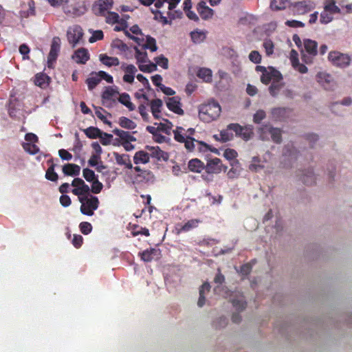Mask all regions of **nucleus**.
<instances>
[{
  "mask_svg": "<svg viewBox=\"0 0 352 352\" xmlns=\"http://www.w3.org/2000/svg\"><path fill=\"white\" fill-rule=\"evenodd\" d=\"M221 107L214 100L201 104L199 109V116L204 122H210L217 119L221 113Z\"/></svg>",
  "mask_w": 352,
  "mask_h": 352,
  "instance_id": "f257e3e1",
  "label": "nucleus"
},
{
  "mask_svg": "<svg viewBox=\"0 0 352 352\" xmlns=\"http://www.w3.org/2000/svg\"><path fill=\"white\" fill-rule=\"evenodd\" d=\"M79 201L81 203L80 208L81 213L87 216H92L100 204L98 198L91 195L79 197Z\"/></svg>",
  "mask_w": 352,
  "mask_h": 352,
  "instance_id": "f03ea898",
  "label": "nucleus"
},
{
  "mask_svg": "<svg viewBox=\"0 0 352 352\" xmlns=\"http://www.w3.org/2000/svg\"><path fill=\"white\" fill-rule=\"evenodd\" d=\"M303 45L305 50L301 52L302 60L306 64H310L318 54V43L311 39H305Z\"/></svg>",
  "mask_w": 352,
  "mask_h": 352,
  "instance_id": "7ed1b4c3",
  "label": "nucleus"
},
{
  "mask_svg": "<svg viewBox=\"0 0 352 352\" xmlns=\"http://www.w3.org/2000/svg\"><path fill=\"white\" fill-rule=\"evenodd\" d=\"M328 58L333 65L342 68L348 67L351 63V57L348 54L338 51L330 52Z\"/></svg>",
  "mask_w": 352,
  "mask_h": 352,
  "instance_id": "20e7f679",
  "label": "nucleus"
},
{
  "mask_svg": "<svg viewBox=\"0 0 352 352\" xmlns=\"http://www.w3.org/2000/svg\"><path fill=\"white\" fill-rule=\"evenodd\" d=\"M83 31L80 26L74 25L69 28L67 32V37L68 42L72 45V47L79 43L80 41L82 38Z\"/></svg>",
  "mask_w": 352,
  "mask_h": 352,
  "instance_id": "39448f33",
  "label": "nucleus"
},
{
  "mask_svg": "<svg viewBox=\"0 0 352 352\" xmlns=\"http://www.w3.org/2000/svg\"><path fill=\"white\" fill-rule=\"evenodd\" d=\"M228 167L224 166L219 158L214 157L208 161L205 165V170L208 174H219L221 171L226 172Z\"/></svg>",
  "mask_w": 352,
  "mask_h": 352,
  "instance_id": "423d86ee",
  "label": "nucleus"
},
{
  "mask_svg": "<svg viewBox=\"0 0 352 352\" xmlns=\"http://www.w3.org/2000/svg\"><path fill=\"white\" fill-rule=\"evenodd\" d=\"M60 49V39L56 36L53 38L51 44L50 51L47 56L48 67H52L53 64L56 62Z\"/></svg>",
  "mask_w": 352,
  "mask_h": 352,
  "instance_id": "0eeeda50",
  "label": "nucleus"
},
{
  "mask_svg": "<svg viewBox=\"0 0 352 352\" xmlns=\"http://www.w3.org/2000/svg\"><path fill=\"white\" fill-rule=\"evenodd\" d=\"M113 0H98L93 6V10L96 15L104 16L112 8Z\"/></svg>",
  "mask_w": 352,
  "mask_h": 352,
  "instance_id": "6e6552de",
  "label": "nucleus"
},
{
  "mask_svg": "<svg viewBox=\"0 0 352 352\" xmlns=\"http://www.w3.org/2000/svg\"><path fill=\"white\" fill-rule=\"evenodd\" d=\"M282 79L283 76L280 72L273 67H269V70L267 69L261 76V81L265 85L269 84L271 80Z\"/></svg>",
  "mask_w": 352,
  "mask_h": 352,
  "instance_id": "1a4fd4ad",
  "label": "nucleus"
},
{
  "mask_svg": "<svg viewBox=\"0 0 352 352\" xmlns=\"http://www.w3.org/2000/svg\"><path fill=\"white\" fill-rule=\"evenodd\" d=\"M293 6L297 14H305L315 8V3L310 0H305L296 2Z\"/></svg>",
  "mask_w": 352,
  "mask_h": 352,
  "instance_id": "9d476101",
  "label": "nucleus"
},
{
  "mask_svg": "<svg viewBox=\"0 0 352 352\" xmlns=\"http://www.w3.org/2000/svg\"><path fill=\"white\" fill-rule=\"evenodd\" d=\"M181 98L179 96H173L168 98L166 100V106L168 109L173 113L182 116L184 113V110L181 107Z\"/></svg>",
  "mask_w": 352,
  "mask_h": 352,
  "instance_id": "9b49d317",
  "label": "nucleus"
},
{
  "mask_svg": "<svg viewBox=\"0 0 352 352\" xmlns=\"http://www.w3.org/2000/svg\"><path fill=\"white\" fill-rule=\"evenodd\" d=\"M121 69L123 70L125 74L123 76V80L125 82L132 84L134 82L135 75L137 72V69L133 65H127L122 63Z\"/></svg>",
  "mask_w": 352,
  "mask_h": 352,
  "instance_id": "f8f14e48",
  "label": "nucleus"
},
{
  "mask_svg": "<svg viewBox=\"0 0 352 352\" xmlns=\"http://www.w3.org/2000/svg\"><path fill=\"white\" fill-rule=\"evenodd\" d=\"M196 9L200 17L203 20L210 19L214 15V10L206 6V3L205 1H201L198 3Z\"/></svg>",
  "mask_w": 352,
  "mask_h": 352,
  "instance_id": "ddd939ff",
  "label": "nucleus"
},
{
  "mask_svg": "<svg viewBox=\"0 0 352 352\" xmlns=\"http://www.w3.org/2000/svg\"><path fill=\"white\" fill-rule=\"evenodd\" d=\"M119 94V92L112 87H106L105 90L102 94V104L106 107H110L111 104H109V101L115 102L116 100L113 98Z\"/></svg>",
  "mask_w": 352,
  "mask_h": 352,
  "instance_id": "4468645a",
  "label": "nucleus"
},
{
  "mask_svg": "<svg viewBox=\"0 0 352 352\" xmlns=\"http://www.w3.org/2000/svg\"><path fill=\"white\" fill-rule=\"evenodd\" d=\"M290 109L286 107H276L272 109V118L276 121H284L290 114Z\"/></svg>",
  "mask_w": 352,
  "mask_h": 352,
  "instance_id": "2eb2a0df",
  "label": "nucleus"
},
{
  "mask_svg": "<svg viewBox=\"0 0 352 352\" xmlns=\"http://www.w3.org/2000/svg\"><path fill=\"white\" fill-rule=\"evenodd\" d=\"M201 222L200 219H193L188 221L184 224H177L176 226L177 234L182 232H187L190 230L198 227L199 224Z\"/></svg>",
  "mask_w": 352,
  "mask_h": 352,
  "instance_id": "dca6fc26",
  "label": "nucleus"
},
{
  "mask_svg": "<svg viewBox=\"0 0 352 352\" xmlns=\"http://www.w3.org/2000/svg\"><path fill=\"white\" fill-rule=\"evenodd\" d=\"M72 59L78 64H85L89 59V54L87 49L80 48L72 55Z\"/></svg>",
  "mask_w": 352,
  "mask_h": 352,
  "instance_id": "f3484780",
  "label": "nucleus"
},
{
  "mask_svg": "<svg viewBox=\"0 0 352 352\" xmlns=\"http://www.w3.org/2000/svg\"><path fill=\"white\" fill-rule=\"evenodd\" d=\"M113 156L118 165L124 166L126 168L132 169L133 165L130 157L127 154H119L118 153H113Z\"/></svg>",
  "mask_w": 352,
  "mask_h": 352,
  "instance_id": "a211bd4d",
  "label": "nucleus"
},
{
  "mask_svg": "<svg viewBox=\"0 0 352 352\" xmlns=\"http://www.w3.org/2000/svg\"><path fill=\"white\" fill-rule=\"evenodd\" d=\"M50 81V78L45 73L40 72L35 75L34 84L42 89L47 87Z\"/></svg>",
  "mask_w": 352,
  "mask_h": 352,
  "instance_id": "6ab92c4d",
  "label": "nucleus"
},
{
  "mask_svg": "<svg viewBox=\"0 0 352 352\" xmlns=\"http://www.w3.org/2000/svg\"><path fill=\"white\" fill-rule=\"evenodd\" d=\"M146 148L150 151V157L156 158L158 160H167L168 158V153L161 150L159 146L154 147L147 146Z\"/></svg>",
  "mask_w": 352,
  "mask_h": 352,
  "instance_id": "aec40b11",
  "label": "nucleus"
},
{
  "mask_svg": "<svg viewBox=\"0 0 352 352\" xmlns=\"http://www.w3.org/2000/svg\"><path fill=\"white\" fill-rule=\"evenodd\" d=\"M160 254V250L155 248L147 249L142 252L139 253L140 258L145 262H151L155 256H158Z\"/></svg>",
  "mask_w": 352,
  "mask_h": 352,
  "instance_id": "412c9836",
  "label": "nucleus"
},
{
  "mask_svg": "<svg viewBox=\"0 0 352 352\" xmlns=\"http://www.w3.org/2000/svg\"><path fill=\"white\" fill-rule=\"evenodd\" d=\"M63 173L67 176H78L80 173V167L76 164H67L63 166Z\"/></svg>",
  "mask_w": 352,
  "mask_h": 352,
  "instance_id": "4be33fe9",
  "label": "nucleus"
},
{
  "mask_svg": "<svg viewBox=\"0 0 352 352\" xmlns=\"http://www.w3.org/2000/svg\"><path fill=\"white\" fill-rule=\"evenodd\" d=\"M188 167L191 172L200 173L205 169V164L200 160L195 158L188 162Z\"/></svg>",
  "mask_w": 352,
  "mask_h": 352,
  "instance_id": "5701e85b",
  "label": "nucleus"
},
{
  "mask_svg": "<svg viewBox=\"0 0 352 352\" xmlns=\"http://www.w3.org/2000/svg\"><path fill=\"white\" fill-rule=\"evenodd\" d=\"M163 102L161 99L157 98L152 100L150 102L151 111L155 119H160L161 117L160 116V113L161 112V109L162 107Z\"/></svg>",
  "mask_w": 352,
  "mask_h": 352,
  "instance_id": "b1692460",
  "label": "nucleus"
},
{
  "mask_svg": "<svg viewBox=\"0 0 352 352\" xmlns=\"http://www.w3.org/2000/svg\"><path fill=\"white\" fill-rule=\"evenodd\" d=\"M150 155L149 153L144 151H137L133 156V162L135 164H147L149 162Z\"/></svg>",
  "mask_w": 352,
  "mask_h": 352,
  "instance_id": "393cba45",
  "label": "nucleus"
},
{
  "mask_svg": "<svg viewBox=\"0 0 352 352\" xmlns=\"http://www.w3.org/2000/svg\"><path fill=\"white\" fill-rule=\"evenodd\" d=\"M100 61L107 67L118 66L120 65V60L117 57L109 56L105 54H102L99 56Z\"/></svg>",
  "mask_w": 352,
  "mask_h": 352,
  "instance_id": "a878e982",
  "label": "nucleus"
},
{
  "mask_svg": "<svg viewBox=\"0 0 352 352\" xmlns=\"http://www.w3.org/2000/svg\"><path fill=\"white\" fill-rule=\"evenodd\" d=\"M210 290V285L208 283H204L199 288V297L197 301V305L199 307H203L206 304V293H208Z\"/></svg>",
  "mask_w": 352,
  "mask_h": 352,
  "instance_id": "bb28decb",
  "label": "nucleus"
},
{
  "mask_svg": "<svg viewBox=\"0 0 352 352\" xmlns=\"http://www.w3.org/2000/svg\"><path fill=\"white\" fill-rule=\"evenodd\" d=\"M113 133L120 138V142H125L128 141H136V138L132 135H131V133L129 131L115 129L113 130Z\"/></svg>",
  "mask_w": 352,
  "mask_h": 352,
  "instance_id": "cd10ccee",
  "label": "nucleus"
},
{
  "mask_svg": "<svg viewBox=\"0 0 352 352\" xmlns=\"http://www.w3.org/2000/svg\"><path fill=\"white\" fill-rule=\"evenodd\" d=\"M118 101L124 105L129 111H133L135 109V104L131 101V97L127 93H122L119 94Z\"/></svg>",
  "mask_w": 352,
  "mask_h": 352,
  "instance_id": "c85d7f7f",
  "label": "nucleus"
},
{
  "mask_svg": "<svg viewBox=\"0 0 352 352\" xmlns=\"http://www.w3.org/2000/svg\"><path fill=\"white\" fill-rule=\"evenodd\" d=\"M197 76L206 82H210L212 79V70L206 67L199 68L197 71Z\"/></svg>",
  "mask_w": 352,
  "mask_h": 352,
  "instance_id": "c756f323",
  "label": "nucleus"
},
{
  "mask_svg": "<svg viewBox=\"0 0 352 352\" xmlns=\"http://www.w3.org/2000/svg\"><path fill=\"white\" fill-rule=\"evenodd\" d=\"M136 179L139 182H153L155 179V177L151 171L144 170L141 173H138Z\"/></svg>",
  "mask_w": 352,
  "mask_h": 352,
  "instance_id": "7c9ffc66",
  "label": "nucleus"
},
{
  "mask_svg": "<svg viewBox=\"0 0 352 352\" xmlns=\"http://www.w3.org/2000/svg\"><path fill=\"white\" fill-rule=\"evenodd\" d=\"M300 179L306 185H313L316 182V177L312 170H307L302 173Z\"/></svg>",
  "mask_w": 352,
  "mask_h": 352,
  "instance_id": "2f4dec72",
  "label": "nucleus"
},
{
  "mask_svg": "<svg viewBox=\"0 0 352 352\" xmlns=\"http://www.w3.org/2000/svg\"><path fill=\"white\" fill-rule=\"evenodd\" d=\"M83 132L90 139H96L98 138H101V135H102V131L97 127L89 126L83 130Z\"/></svg>",
  "mask_w": 352,
  "mask_h": 352,
  "instance_id": "473e14b6",
  "label": "nucleus"
},
{
  "mask_svg": "<svg viewBox=\"0 0 352 352\" xmlns=\"http://www.w3.org/2000/svg\"><path fill=\"white\" fill-rule=\"evenodd\" d=\"M289 0H272L270 8L274 11L283 10L286 9Z\"/></svg>",
  "mask_w": 352,
  "mask_h": 352,
  "instance_id": "72a5a7b5",
  "label": "nucleus"
},
{
  "mask_svg": "<svg viewBox=\"0 0 352 352\" xmlns=\"http://www.w3.org/2000/svg\"><path fill=\"white\" fill-rule=\"evenodd\" d=\"M118 124L122 128L130 130L134 129L137 126L135 122L124 116L119 118Z\"/></svg>",
  "mask_w": 352,
  "mask_h": 352,
  "instance_id": "f704fd0d",
  "label": "nucleus"
},
{
  "mask_svg": "<svg viewBox=\"0 0 352 352\" xmlns=\"http://www.w3.org/2000/svg\"><path fill=\"white\" fill-rule=\"evenodd\" d=\"M135 57L137 60V63H150V60L148 58V55L146 52L141 51L138 47H135Z\"/></svg>",
  "mask_w": 352,
  "mask_h": 352,
  "instance_id": "c9c22d12",
  "label": "nucleus"
},
{
  "mask_svg": "<svg viewBox=\"0 0 352 352\" xmlns=\"http://www.w3.org/2000/svg\"><path fill=\"white\" fill-rule=\"evenodd\" d=\"M324 8L325 11L331 14H339L341 11L340 8L336 5L335 0H327Z\"/></svg>",
  "mask_w": 352,
  "mask_h": 352,
  "instance_id": "e433bc0d",
  "label": "nucleus"
},
{
  "mask_svg": "<svg viewBox=\"0 0 352 352\" xmlns=\"http://www.w3.org/2000/svg\"><path fill=\"white\" fill-rule=\"evenodd\" d=\"M282 80H274L269 87V91L272 96L276 97L283 87V83L281 82Z\"/></svg>",
  "mask_w": 352,
  "mask_h": 352,
  "instance_id": "4c0bfd02",
  "label": "nucleus"
},
{
  "mask_svg": "<svg viewBox=\"0 0 352 352\" xmlns=\"http://www.w3.org/2000/svg\"><path fill=\"white\" fill-rule=\"evenodd\" d=\"M100 82V78L98 76V73L92 74L90 77L86 80L89 90H93Z\"/></svg>",
  "mask_w": 352,
  "mask_h": 352,
  "instance_id": "58836bf2",
  "label": "nucleus"
},
{
  "mask_svg": "<svg viewBox=\"0 0 352 352\" xmlns=\"http://www.w3.org/2000/svg\"><path fill=\"white\" fill-rule=\"evenodd\" d=\"M190 37L193 43H201L206 38L205 32L199 30H195L190 32Z\"/></svg>",
  "mask_w": 352,
  "mask_h": 352,
  "instance_id": "ea45409f",
  "label": "nucleus"
},
{
  "mask_svg": "<svg viewBox=\"0 0 352 352\" xmlns=\"http://www.w3.org/2000/svg\"><path fill=\"white\" fill-rule=\"evenodd\" d=\"M131 234L133 236H136L139 234L148 236L150 235L149 230L146 228H142L138 225H133Z\"/></svg>",
  "mask_w": 352,
  "mask_h": 352,
  "instance_id": "a19ab883",
  "label": "nucleus"
},
{
  "mask_svg": "<svg viewBox=\"0 0 352 352\" xmlns=\"http://www.w3.org/2000/svg\"><path fill=\"white\" fill-rule=\"evenodd\" d=\"M272 127V126L269 124H265L258 129V135L262 140H267L270 139V131L271 130Z\"/></svg>",
  "mask_w": 352,
  "mask_h": 352,
  "instance_id": "79ce46f5",
  "label": "nucleus"
},
{
  "mask_svg": "<svg viewBox=\"0 0 352 352\" xmlns=\"http://www.w3.org/2000/svg\"><path fill=\"white\" fill-rule=\"evenodd\" d=\"M142 48L144 50L148 49L151 52L157 51V46L156 45V40L151 36H146V42L144 45H143Z\"/></svg>",
  "mask_w": 352,
  "mask_h": 352,
  "instance_id": "37998d69",
  "label": "nucleus"
},
{
  "mask_svg": "<svg viewBox=\"0 0 352 352\" xmlns=\"http://www.w3.org/2000/svg\"><path fill=\"white\" fill-rule=\"evenodd\" d=\"M90 188L88 185H82V186L74 188L72 190L74 195L79 197H83L84 195H89Z\"/></svg>",
  "mask_w": 352,
  "mask_h": 352,
  "instance_id": "c03bdc74",
  "label": "nucleus"
},
{
  "mask_svg": "<svg viewBox=\"0 0 352 352\" xmlns=\"http://www.w3.org/2000/svg\"><path fill=\"white\" fill-rule=\"evenodd\" d=\"M232 304L239 311H243L246 307V302L244 300L243 296H241L238 298L232 299Z\"/></svg>",
  "mask_w": 352,
  "mask_h": 352,
  "instance_id": "a18cd8bd",
  "label": "nucleus"
},
{
  "mask_svg": "<svg viewBox=\"0 0 352 352\" xmlns=\"http://www.w3.org/2000/svg\"><path fill=\"white\" fill-rule=\"evenodd\" d=\"M270 136L273 142L279 144L282 141L281 131L278 128L272 127L270 131Z\"/></svg>",
  "mask_w": 352,
  "mask_h": 352,
  "instance_id": "49530a36",
  "label": "nucleus"
},
{
  "mask_svg": "<svg viewBox=\"0 0 352 352\" xmlns=\"http://www.w3.org/2000/svg\"><path fill=\"white\" fill-rule=\"evenodd\" d=\"M55 164H52L47 170L45 178L52 182H56L58 179V174L54 171Z\"/></svg>",
  "mask_w": 352,
  "mask_h": 352,
  "instance_id": "de8ad7c7",
  "label": "nucleus"
},
{
  "mask_svg": "<svg viewBox=\"0 0 352 352\" xmlns=\"http://www.w3.org/2000/svg\"><path fill=\"white\" fill-rule=\"evenodd\" d=\"M165 123H160L158 124V131L165 133L166 134H170V131L173 127V124L168 120L162 119Z\"/></svg>",
  "mask_w": 352,
  "mask_h": 352,
  "instance_id": "09e8293b",
  "label": "nucleus"
},
{
  "mask_svg": "<svg viewBox=\"0 0 352 352\" xmlns=\"http://www.w3.org/2000/svg\"><path fill=\"white\" fill-rule=\"evenodd\" d=\"M138 67L140 71L143 72L151 73L157 69L156 64L151 63H148L147 65H144L143 63H139Z\"/></svg>",
  "mask_w": 352,
  "mask_h": 352,
  "instance_id": "8fccbe9b",
  "label": "nucleus"
},
{
  "mask_svg": "<svg viewBox=\"0 0 352 352\" xmlns=\"http://www.w3.org/2000/svg\"><path fill=\"white\" fill-rule=\"evenodd\" d=\"M23 149L31 155H35L39 151L38 147L32 143L25 142L22 144Z\"/></svg>",
  "mask_w": 352,
  "mask_h": 352,
  "instance_id": "3c124183",
  "label": "nucleus"
},
{
  "mask_svg": "<svg viewBox=\"0 0 352 352\" xmlns=\"http://www.w3.org/2000/svg\"><path fill=\"white\" fill-rule=\"evenodd\" d=\"M184 131V128L182 126H177L175 130L173 131L174 133V138L177 142L184 143L185 142L186 137H185L182 133Z\"/></svg>",
  "mask_w": 352,
  "mask_h": 352,
  "instance_id": "603ef678",
  "label": "nucleus"
},
{
  "mask_svg": "<svg viewBox=\"0 0 352 352\" xmlns=\"http://www.w3.org/2000/svg\"><path fill=\"white\" fill-rule=\"evenodd\" d=\"M231 129H228L227 127L226 129L222 130L220 132L221 136V142H226L228 141L231 140L233 138V133L230 132Z\"/></svg>",
  "mask_w": 352,
  "mask_h": 352,
  "instance_id": "864d4df0",
  "label": "nucleus"
},
{
  "mask_svg": "<svg viewBox=\"0 0 352 352\" xmlns=\"http://www.w3.org/2000/svg\"><path fill=\"white\" fill-rule=\"evenodd\" d=\"M82 175L84 178L89 182H91L97 179L94 171L88 168L83 169Z\"/></svg>",
  "mask_w": 352,
  "mask_h": 352,
  "instance_id": "5fc2aeb1",
  "label": "nucleus"
},
{
  "mask_svg": "<svg viewBox=\"0 0 352 352\" xmlns=\"http://www.w3.org/2000/svg\"><path fill=\"white\" fill-rule=\"evenodd\" d=\"M120 20L118 13L114 12H108L106 16V22L109 24L117 23Z\"/></svg>",
  "mask_w": 352,
  "mask_h": 352,
  "instance_id": "6e6d98bb",
  "label": "nucleus"
},
{
  "mask_svg": "<svg viewBox=\"0 0 352 352\" xmlns=\"http://www.w3.org/2000/svg\"><path fill=\"white\" fill-rule=\"evenodd\" d=\"M260 160L258 157H254L252 159V163L249 166V170L252 172H258L260 170L263 169L264 166L263 165L259 164Z\"/></svg>",
  "mask_w": 352,
  "mask_h": 352,
  "instance_id": "4d7b16f0",
  "label": "nucleus"
},
{
  "mask_svg": "<svg viewBox=\"0 0 352 352\" xmlns=\"http://www.w3.org/2000/svg\"><path fill=\"white\" fill-rule=\"evenodd\" d=\"M156 66L158 65L163 69H168V60L167 58L164 56L163 55H161L158 57H156L155 58Z\"/></svg>",
  "mask_w": 352,
  "mask_h": 352,
  "instance_id": "13d9d810",
  "label": "nucleus"
},
{
  "mask_svg": "<svg viewBox=\"0 0 352 352\" xmlns=\"http://www.w3.org/2000/svg\"><path fill=\"white\" fill-rule=\"evenodd\" d=\"M228 129L234 131L236 136L240 137L241 133L244 131V128L237 123H232L228 125Z\"/></svg>",
  "mask_w": 352,
  "mask_h": 352,
  "instance_id": "bf43d9fd",
  "label": "nucleus"
},
{
  "mask_svg": "<svg viewBox=\"0 0 352 352\" xmlns=\"http://www.w3.org/2000/svg\"><path fill=\"white\" fill-rule=\"evenodd\" d=\"M80 232L84 234H89L92 230V226L90 223L84 221L79 225Z\"/></svg>",
  "mask_w": 352,
  "mask_h": 352,
  "instance_id": "052dcab7",
  "label": "nucleus"
},
{
  "mask_svg": "<svg viewBox=\"0 0 352 352\" xmlns=\"http://www.w3.org/2000/svg\"><path fill=\"white\" fill-rule=\"evenodd\" d=\"M96 111H95V113L96 115V116L100 120H102L104 124H109V125H111V122L109 120H107L106 117L102 114V111H105L104 110V109H102V107H94Z\"/></svg>",
  "mask_w": 352,
  "mask_h": 352,
  "instance_id": "680f3d73",
  "label": "nucleus"
},
{
  "mask_svg": "<svg viewBox=\"0 0 352 352\" xmlns=\"http://www.w3.org/2000/svg\"><path fill=\"white\" fill-rule=\"evenodd\" d=\"M263 47L265 48V53L267 56H270L274 53V43L271 40L265 41L263 44Z\"/></svg>",
  "mask_w": 352,
  "mask_h": 352,
  "instance_id": "e2e57ef3",
  "label": "nucleus"
},
{
  "mask_svg": "<svg viewBox=\"0 0 352 352\" xmlns=\"http://www.w3.org/2000/svg\"><path fill=\"white\" fill-rule=\"evenodd\" d=\"M91 190L94 194H98L100 192V191L102 189L103 185L101 182L98 181V179H95L94 181L91 182Z\"/></svg>",
  "mask_w": 352,
  "mask_h": 352,
  "instance_id": "0e129e2a",
  "label": "nucleus"
},
{
  "mask_svg": "<svg viewBox=\"0 0 352 352\" xmlns=\"http://www.w3.org/2000/svg\"><path fill=\"white\" fill-rule=\"evenodd\" d=\"M112 46L115 48L120 50L122 52H126L128 50V46L122 41L116 39L112 43Z\"/></svg>",
  "mask_w": 352,
  "mask_h": 352,
  "instance_id": "69168bd1",
  "label": "nucleus"
},
{
  "mask_svg": "<svg viewBox=\"0 0 352 352\" xmlns=\"http://www.w3.org/2000/svg\"><path fill=\"white\" fill-rule=\"evenodd\" d=\"M104 37V34L102 30H96L94 32L92 36L89 38V41L91 43L96 42L97 41L102 40Z\"/></svg>",
  "mask_w": 352,
  "mask_h": 352,
  "instance_id": "338daca9",
  "label": "nucleus"
},
{
  "mask_svg": "<svg viewBox=\"0 0 352 352\" xmlns=\"http://www.w3.org/2000/svg\"><path fill=\"white\" fill-rule=\"evenodd\" d=\"M266 116V113L263 110H258L253 116L254 123L259 124Z\"/></svg>",
  "mask_w": 352,
  "mask_h": 352,
  "instance_id": "774afa93",
  "label": "nucleus"
}]
</instances>
